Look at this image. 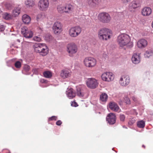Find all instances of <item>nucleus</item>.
I'll use <instances>...</instances> for the list:
<instances>
[{"label": "nucleus", "instance_id": "1", "mask_svg": "<svg viewBox=\"0 0 153 153\" xmlns=\"http://www.w3.org/2000/svg\"><path fill=\"white\" fill-rule=\"evenodd\" d=\"M131 39L128 35L126 34H122L117 37V41L120 47L123 48L127 46L130 48L133 45L132 42H131Z\"/></svg>", "mask_w": 153, "mask_h": 153}, {"label": "nucleus", "instance_id": "2", "mask_svg": "<svg viewBox=\"0 0 153 153\" xmlns=\"http://www.w3.org/2000/svg\"><path fill=\"white\" fill-rule=\"evenodd\" d=\"M33 47L35 51L39 53L42 56H45L48 53V49L45 44H36L34 45Z\"/></svg>", "mask_w": 153, "mask_h": 153}, {"label": "nucleus", "instance_id": "3", "mask_svg": "<svg viewBox=\"0 0 153 153\" xmlns=\"http://www.w3.org/2000/svg\"><path fill=\"white\" fill-rule=\"evenodd\" d=\"M111 35V31L106 28L101 29L99 31L98 33L99 38L103 40H107L110 39Z\"/></svg>", "mask_w": 153, "mask_h": 153}, {"label": "nucleus", "instance_id": "4", "mask_svg": "<svg viewBox=\"0 0 153 153\" xmlns=\"http://www.w3.org/2000/svg\"><path fill=\"white\" fill-rule=\"evenodd\" d=\"M98 20L102 23H109L111 20V17L110 15L106 12H102L100 13L98 15Z\"/></svg>", "mask_w": 153, "mask_h": 153}, {"label": "nucleus", "instance_id": "5", "mask_svg": "<svg viewBox=\"0 0 153 153\" xmlns=\"http://www.w3.org/2000/svg\"><path fill=\"white\" fill-rule=\"evenodd\" d=\"M81 31V28L79 26L72 27L69 30V34L71 37H75L80 33Z\"/></svg>", "mask_w": 153, "mask_h": 153}, {"label": "nucleus", "instance_id": "6", "mask_svg": "<svg viewBox=\"0 0 153 153\" xmlns=\"http://www.w3.org/2000/svg\"><path fill=\"white\" fill-rule=\"evenodd\" d=\"M85 65L88 68H92L95 66L97 63L96 59L94 58L89 57L85 58L83 61Z\"/></svg>", "mask_w": 153, "mask_h": 153}, {"label": "nucleus", "instance_id": "7", "mask_svg": "<svg viewBox=\"0 0 153 153\" xmlns=\"http://www.w3.org/2000/svg\"><path fill=\"white\" fill-rule=\"evenodd\" d=\"M67 51L70 56H73L74 54L76 53L78 51L77 45L74 43H71L67 45Z\"/></svg>", "mask_w": 153, "mask_h": 153}, {"label": "nucleus", "instance_id": "8", "mask_svg": "<svg viewBox=\"0 0 153 153\" xmlns=\"http://www.w3.org/2000/svg\"><path fill=\"white\" fill-rule=\"evenodd\" d=\"M38 6L40 10L46 11L49 7V1L48 0H39L38 2Z\"/></svg>", "mask_w": 153, "mask_h": 153}, {"label": "nucleus", "instance_id": "9", "mask_svg": "<svg viewBox=\"0 0 153 153\" xmlns=\"http://www.w3.org/2000/svg\"><path fill=\"white\" fill-rule=\"evenodd\" d=\"M86 84L88 88L91 89H94L98 86V82L95 79L90 78L87 80Z\"/></svg>", "mask_w": 153, "mask_h": 153}, {"label": "nucleus", "instance_id": "10", "mask_svg": "<svg viewBox=\"0 0 153 153\" xmlns=\"http://www.w3.org/2000/svg\"><path fill=\"white\" fill-rule=\"evenodd\" d=\"M101 77L103 81L110 82L114 79V75L111 72H106L102 74Z\"/></svg>", "mask_w": 153, "mask_h": 153}, {"label": "nucleus", "instance_id": "11", "mask_svg": "<svg viewBox=\"0 0 153 153\" xmlns=\"http://www.w3.org/2000/svg\"><path fill=\"white\" fill-rule=\"evenodd\" d=\"M62 26L61 23L59 22H55L53 27V30L55 34H59L62 31Z\"/></svg>", "mask_w": 153, "mask_h": 153}, {"label": "nucleus", "instance_id": "12", "mask_svg": "<svg viewBox=\"0 0 153 153\" xmlns=\"http://www.w3.org/2000/svg\"><path fill=\"white\" fill-rule=\"evenodd\" d=\"M130 82V78L127 75L122 76L120 78L119 82L121 85L123 86H126Z\"/></svg>", "mask_w": 153, "mask_h": 153}, {"label": "nucleus", "instance_id": "13", "mask_svg": "<svg viewBox=\"0 0 153 153\" xmlns=\"http://www.w3.org/2000/svg\"><path fill=\"white\" fill-rule=\"evenodd\" d=\"M21 33L26 38H31L33 36V33L30 30H29L27 28L24 27L21 28Z\"/></svg>", "mask_w": 153, "mask_h": 153}, {"label": "nucleus", "instance_id": "14", "mask_svg": "<svg viewBox=\"0 0 153 153\" xmlns=\"http://www.w3.org/2000/svg\"><path fill=\"white\" fill-rule=\"evenodd\" d=\"M106 120L110 124H114L116 121V117L115 114L113 113H109L106 117Z\"/></svg>", "mask_w": 153, "mask_h": 153}, {"label": "nucleus", "instance_id": "15", "mask_svg": "<svg viewBox=\"0 0 153 153\" xmlns=\"http://www.w3.org/2000/svg\"><path fill=\"white\" fill-rule=\"evenodd\" d=\"M71 75V71L67 69L62 70L60 74V76L63 79H65L70 77Z\"/></svg>", "mask_w": 153, "mask_h": 153}, {"label": "nucleus", "instance_id": "16", "mask_svg": "<svg viewBox=\"0 0 153 153\" xmlns=\"http://www.w3.org/2000/svg\"><path fill=\"white\" fill-rule=\"evenodd\" d=\"M76 88L77 95L80 97H83L85 95L86 92L84 89L80 86H76Z\"/></svg>", "mask_w": 153, "mask_h": 153}, {"label": "nucleus", "instance_id": "17", "mask_svg": "<svg viewBox=\"0 0 153 153\" xmlns=\"http://www.w3.org/2000/svg\"><path fill=\"white\" fill-rule=\"evenodd\" d=\"M66 95L70 99H72L75 97L76 95L74 90L72 88H68L66 91Z\"/></svg>", "mask_w": 153, "mask_h": 153}, {"label": "nucleus", "instance_id": "18", "mask_svg": "<svg viewBox=\"0 0 153 153\" xmlns=\"http://www.w3.org/2000/svg\"><path fill=\"white\" fill-rule=\"evenodd\" d=\"M131 60L133 63L137 64L140 62V55L139 53H134L131 58Z\"/></svg>", "mask_w": 153, "mask_h": 153}, {"label": "nucleus", "instance_id": "19", "mask_svg": "<svg viewBox=\"0 0 153 153\" xmlns=\"http://www.w3.org/2000/svg\"><path fill=\"white\" fill-rule=\"evenodd\" d=\"M147 42L146 40L142 39L137 42V45L139 48H143L147 46Z\"/></svg>", "mask_w": 153, "mask_h": 153}, {"label": "nucleus", "instance_id": "20", "mask_svg": "<svg viewBox=\"0 0 153 153\" xmlns=\"http://www.w3.org/2000/svg\"><path fill=\"white\" fill-rule=\"evenodd\" d=\"M152 13L151 9L148 7H145L143 8L142 10L141 13L144 16H148Z\"/></svg>", "mask_w": 153, "mask_h": 153}, {"label": "nucleus", "instance_id": "21", "mask_svg": "<svg viewBox=\"0 0 153 153\" xmlns=\"http://www.w3.org/2000/svg\"><path fill=\"white\" fill-rule=\"evenodd\" d=\"M139 5V3L138 1H133L129 4V9L131 11L132 9H135L138 7Z\"/></svg>", "mask_w": 153, "mask_h": 153}, {"label": "nucleus", "instance_id": "22", "mask_svg": "<svg viewBox=\"0 0 153 153\" xmlns=\"http://www.w3.org/2000/svg\"><path fill=\"white\" fill-rule=\"evenodd\" d=\"M87 2L89 6L94 7L99 4V0H87Z\"/></svg>", "mask_w": 153, "mask_h": 153}, {"label": "nucleus", "instance_id": "23", "mask_svg": "<svg viewBox=\"0 0 153 153\" xmlns=\"http://www.w3.org/2000/svg\"><path fill=\"white\" fill-rule=\"evenodd\" d=\"M109 107L111 109L114 111H119V108L118 105L114 102H111L109 104Z\"/></svg>", "mask_w": 153, "mask_h": 153}, {"label": "nucleus", "instance_id": "24", "mask_svg": "<svg viewBox=\"0 0 153 153\" xmlns=\"http://www.w3.org/2000/svg\"><path fill=\"white\" fill-rule=\"evenodd\" d=\"M74 9V7L71 4H66L65 6L64 12L70 13L73 11Z\"/></svg>", "mask_w": 153, "mask_h": 153}, {"label": "nucleus", "instance_id": "25", "mask_svg": "<svg viewBox=\"0 0 153 153\" xmlns=\"http://www.w3.org/2000/svg\"><path fill=\"white\" fill-rule=\"evenodd\" d=\"M22 20L24 23L28 24L30 22L31 18L28 15L24 14L22 16Z\"/></svg>", "mask_w": 153, "mask_h": 153}, {"label": "nucleus", "instance_id": "26", "mask_svg": "<svg viewBox=\"0 0 153 153\" xmlns=\"http://www.w3.org/2000/svg\"><path fill=\"white\" fill-rule=\"evenodd\" d=\"M21 8L19 7L15 8L12 13L13 17H16L18 16L20 12Z\"/></svg>", "mask_w": 153, "mask_h": 153}, {"label": "nucleus", "instance_id": "27", "mask_svg": "<svg viewBox=\"0 0 153 153\" xmlns=\"http://www.w3.org/2000/svg\"><path fill=\"white\" fill-rule=\"evenodd\" d=\"M25 4L27 7H32L35 5V2L33 0H26L25 1Z\"/></svg>", "mask_w": 153, "mask_h": 153}, {"label": "nucleus", "instance_id": "28", "mask_svg": "<svg viewBox=\"0 0 153 153\" xmlns=\"http://www.w3.org/2000/svg\"><path fill=\"white\" fill-rule=\"evenodd\" d=\"M3 18L6 20H10L12 19L13 16L10 14L7 13H3L2 15Z\"/></svg>", "mask_w": 153, "mask_h": 153}, {"label": "nucleus", "instance_id": "29", "mask_svg": "<svg viewBox=\"0 0 153 153\" xmlns=\"http://www.w3.org/2000/svg\"><path fill=\"white\" fill-rule=\"evenodd\" d=\"M108 98V96L105 93H102L100 96V100L102 102H105L107 101Z\"/></svg>", "mask_w": 153, "mask_h": 153}, {"label": "nucleus", "instance_id": "30", "mask_svg": "<svg viewBox=\"0 0 153 153\" xmlns=\"http://www.w3.org/2000/svg\"><path fill=\"white\" fill-rule=\"evenodd\" d=\"M43 75L45 77L47 78H50L52 76V74L51 71H45L43 73Z\"/></svg>", "mask_w": 153, "mask_h": 153}, {"label": "nucleus", "instance_id": "31", "mask_svg": "<svg viewBox=\"0 0 153 153\" xmlns=\"http://www.w3.org/2000/svg\"><path fill=\"white\" fill-rule=\"evenodd\" d=\"M145 122L143 120L138 121L137 123V125L139 128H143L145 126Z\"/></svg>", "mask_w": 153, "mask_h": 153}, {"label": "nucleus", "instance_id": "32", "mask_svg": "<svg viewBox=\"0 0 153 153\" xmlns=\"http://www.w3.org/2000/svg\"><path fill=\"white\" fill-rule=\"evenodd\" d=\"M57 9L59 12L62 13L64 12L65 6L62 5H59L57 6Z\"/></svg>", "mask_w": 153, "mask_h": 153}, {"label": "nucleus", "instance_id": "33", "mask_svg": "<svg viewBox=\"0 0 153 153\" xmlns=\"http://www.w3.org/2000/svg\"><path fill=\"white\" fill-rule=\"evenodd\" d=\"M119 118L120 121L122 122H124L125 121L126 119V117L125 115L122 114H119Z\"/></svg>", "mask_w": 153, "mask_h": 153}, {"label": "nucleus", "instance_id": "34", "mask_svg": "<svg viewBox=\"0 0 153 153\" xmlns=\"http://www.w3.org/2000/svg\"><path fill=\"white\" fill-rule=\"evenodd\" d=\"M33 39L35 41L39 42L41 41L42 39L40 36H39L34 37Z\"/></svg>", "mask_w": 153, "mask_h": 153}, {"label": "nucleus", "instance_id": "35", "mask_svg": "<svg viewBox=\"0 0 153 153\" xmlns=\"http://www.w3.org/2000/svg\"><path fill=\"white\" fill-rule=\"evenodd\" d=\"M152 54V53L150 51H146L145 54L144 56L145 57L149 58Z\"/></svg>", "mask_w": 153, "mask_h": 153}, {"label": "nucleus", "instance_id": "36", "mask_svg": "<svg viewBox=\"0 0 153 153\" xmlns=\"http://www.w3.org/2000/svg\"><path fill=\"white\" fill-rule=\"evenodd\" d=\"M15 66L16 68H19L21 66V64L19 61H18L15 63Z\"/></svg>", "mask_w": 153, "mask_h": 153}, {"label": "nucleus", "instance_id": "37", "mask_svg": "<svg viewBox=\"0 0 153 153\" xmlns=\"http://www.w3.org/2000/svg\"><path fill=\"white\" fill-rule=\"evenodd\" d=\"M57 119V117L55 116H52L49 118L48 120L51 121L53 120H56Z\"/></svg>", "mask_w": 153, "mask_h": 153}, {"label": "nucleus", "instance_id": "38", "mask_svg": "<svg viewBox=\"0 0 153 153\" xmlns=\"http://www.w3.org/2000/svg\"><path fill=\"white\" fill-rule=\"evenodd\" d=\"M135 120L133 119H131L128 122V124L130 125H132L133 124L135 123Z\"/></svg>", "mask_w": 153, "mask_h": 153}, {"label": "nucleus", "instance_id": "39", "mask_svg": "<svg viewBox=\"0 0 153 153\" xmlns=\"http://www.w3.org/2000/svg\"><path fill=\"white\" fill-rule=\"evenodd\" d=\"M125 102L127 104H129L130 103V100L128 97H126L124 98Z\"/></svg>", "mask_w": 153, "mask_h": 153}, {"label": "nucleus", "instance_id": "40", "mask_svg": "<svg viewBox=\"0 0 153 153\" xmlns=\"http://www.w3.org/2000/svg\"><path fill=\"white\" fill-rule=\"evenodd\" d=\"M30 67L28 65H25L24 67V70L26 71H28L30 69Z\"/></svg>", "mask_w": 153, "mask_h": 153}, {"label": "nucleus", "instance_id": "41", "mask_svg": "<svg viewBox=\"0 0 153 153\" xmlns=\"http://www.w3.org/2000/svg\"><path fill=\"white\" fill-rule=\"evenodd\" d=\"M52 36L51 35H46L45 37V39L47 41H50V39H52Z\"/></svg>", "mask_w": 153, "mask_h": 153}, {"label": "nucleus", "instance_id": "42", "mask_svg": "<svg viewBox=\"0 0 153 153\" xmlns=\"http://www.w3.org/2000/svg\"><path fill=\"white\" fill-rule=\"evenodd\" d=\"M40 82L42 83L47 84L48 82V80L44 79H42L40 80Z\"/></svg>", "mask_w": 153, "mask_h": 153}, {"label": "nucleus", "instance_id": "43", "mask_svg": "<svg viewBox=\"0 0 153 153\" xmlns=\"http://www.w3.org/2000/svg\"><path fill=\"white\" fill-rule=\"evenodd\" d=\"M62 124V122L60 120H58L56 123V124L57 126H60Z\"/></svg>", "mask_w": 153, "mask_h": 153}, {"label": "nucleus", "instance_id": "44", "mask_svg": "<svg viewBox=\"0 0 153 153\" xmlns=\"http://www.w3.org/2000/svg\"><path fill=\"white\" fill-rule=\"evenodd\" d=\"M4 26L0 24V31H3L4 30Z\"/></svg>", "mask_w": 153, "mask_h": 153}, {"label": "nucleus", "instance_id": "45", "mask_svg": "<svg viewBox=\"0 0 153 153\" xmlns=\"http://www.w3.org/2000/svg\"><path fill=\"white\" fill-rule=\"evenodd\" d=\"M6 6L8 8V9H10L11 8V5L10 4H7L6 5Z\"/></svg>", "mask_w": 153, "mask_h": 153}, {"label": "nucleus", "instance_id": "46", "mask_svg": "<svg viewBox=\"0 0 153 153\" xmlns=\"http://www.w3.org/2000/svg\"><path fill=\"white\" fill-rule=\"evenodd\" d=\"M42 14H39L37 16V19H39L42 17Z\"/></svg>", "mask_w": 153, "mask_h": 153}, {"label": "nucleus", "instance_id": "47", "mask_svg": "<svg viewBox=\"0 0 153 153\" xmlns=\"http://www.w3.org/2000/svg\"><path fill=\"white\" fill-rule=\"evenodd\" d=\"M122 2L124 3H126L129 1L130 0H121Z\"/></svg>", "mask_w": 153, "mask_h": 153}, {"label": "nucleus", "instance_id": "48", "mask_svg": "<svg viewBox=\"0 0 153 153\" xmlns=\"http://www.w3.org/2000/svg\"><path fill=\"white\" fill-rule=\"evenodd\" d=\"M76 105H77V103L75 102H73L71 104V105L73 106H75L76 107Z\"/></svg>", "mask_w": 153, "mask_h": 153}, {"label": "nucleus", "instance_id": "49", "mask_svg": "<svg viewBox=\"0 0 153 153\" xmlns=\"http://www.w3.org/2000/svg\"><path fill=\"white\" fill-rule=\"evenodd\" d=\"M132 100L136 102L137 101V99H136V98L135 97H134V96L132 97Z\"/></svg>", "mask_w": 153, "mask_h": 153}, {"label": "nucleus", "instance_id": "50", "mask_svg": "<svg viewBox=\"0 0 153 153\" xmlns=\"http://www.w3.org/2000/svg\"><path fill=\"white\" fill-rule=\"evenodd\" d=\"M142 147L144 148V149L145 148V146L143 145H142Z\"/></svg>", "mask_w": 153, "mask_h": 153}, {"label": "nucleus", "instance_id": "51", "mask_svg": "<svg viewBox=\"0 0 153 153\" xmlns=\"http://www.w3.org/2000/svg\"><path fill=\"white\" fill-rule=\"evenodd\" d=\"M1 12H2L0 10V17L1 16Z\"/></svg>", "mask_w": 153, "mask_h": 153}, {"label": "nucleus", "instance_id": "52", "mask_svg": "<svg viewBox=\"0 0 153 153\" xmlns=\"http://www.w3.org/2000/svg\"><path fill=\"white\" fill-rule=\"evenodd\" d=\"M152 27L153 28V21L152 23Z\"/></svg>", "mask_w": 153, "mask_h": 153}, {"label": "nucleus", "instance_id": "53", "mask_svg": "<svg viewBox=\"0 0 153 153\" xmlns=\"http://www.w3.org/2000/svg\"><path fill=\"white\" fill-rule=\"evenodd\" d=\"M123 127L124 128H127L126 127H125L124 126H123Z\"/></svg>", "mask_w": 153, "mask_h": 153}, {"label": "nucleus", "instance_id": "54", "mask_svg": "<svg viewBox=\"0 0 153 153\" xmlns=\"http://www.w3.org/2000/svg\"><path fill=\"white\" fill-rule=\"evenodd\" d=\"M39 28L40 30H42L41 29V28Z\"/></svg>", "mask_w": 153, "mask_h": 153}]
</instances>
